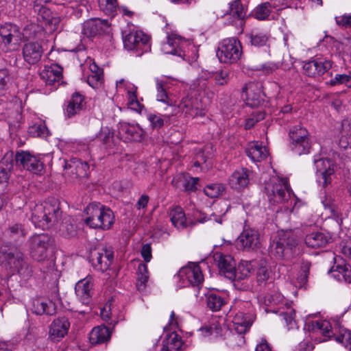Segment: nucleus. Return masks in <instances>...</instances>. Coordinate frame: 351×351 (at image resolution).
<instances>
[{
	"label": "nucleus",
	"mask_w": 351,
	"mask_h": 351,
	"mask_svg": "<svg viewBox=\"0 0 351 351\" xmlns=\"http://www.w3.org/2000/svg\"><path fill=\"white\" fill-rule=\"evenodd\" d=\"M97 137L107 148L111 147L113 143L114 132L108 127L101 128Z\"/></svg>",
	"instance_id": "47"
},
{
	"label": "nucleus",
	"mask_w": 351,
	"mask_h": 351,
	"mask_svg": "<svg viewBox=\"0 0 351 351\" xmlns=\"http://www.w3.org/2000/svg\"><path fill=\"white\" fill-rule=\"evenodd\" d=\"M225 303L223 298L217 294L210 293L206 297L207 306L213 311H219Z\"/></svg>",
	"instance_id": "46"
},
{
	"label": "nucleus",
	"mask_w": 351,
	"mask_h": 351,
	"mask_svg": "<svg viewBox=\"0 0 351 351\" xmlns=\"http://www.w3.org/2000/svg\"><path fill=\"white\" fill-rule=\"evenodd\" d=\"M70 322L65 317L55 319L49 328V339L53 342H59L68 333Z\"/></svg>",
	"instance_id": "20"
},
{
	"label": "nucleus",
	"mask_w": 351,
	"mask_h": 351,
	"mask_svg": "<svg viewBox=\"0 0 351 351\" xmlns=\"http://www.w3.org/2000/svg\"><path fill=\"white\" fill-rule=\"evenodd\" d=\"M317 169V178L319 184L326 188L332 184L336 178L338 165L334 158H322L315 160Z\"/></svg>",
	"instance_id": "11"
},
{
	"label": "nucleus",
	"mask_w": 351,
	"mask_h": 351,
	"mask_svg": "<svg viewBox=\"0 0 351 351\" xmlns=\"http://www.w3.org/2000/svg\"><path fill=\"white\" fill-rule=\"evenodd\" d=\"M331 272L333 277L338 281L351 282V269L350 266L347 265H337L332 267Z\"/></svg>",
	"instance_id": "38"
},
{
	"label": "nucleus",
	"mask_w": 351,
	"mask_h": 351,
	"mask_svg": "<svg viewBox=\"0 0 351 351\" xmlns=\"http://www.w3.org/2000/svg\"><path fill=\"white\" fill-rule=\"evenodd\" d=\"M328 241V237L324 233L319 232H312L305 237L306 245L312 248L324 247Z\"/></svg>",
	"instance_id": "36"
},
{
	"label": "nucleus",
	"mask_w": 351,
	"mask_h": 351,
	"mask_svg": "<svg viewBox=\"0 0 351 351\" xmlns=\"http://www.w3.org/2000/svg\"><path fill=\"white\" fill-rule=\"evenodd\" d=\"M291 149L297 154L302 155L308 154L311 149L310 141L291 142Z\"/></svg>",
	"instance_id": "55"
},
{
	"label": "nucleus",
	"mask_w": 351,
	"mask_h": 351,
	"mask_svg": "<svg viewBox=\"0 0 351 351\" xmlns=\"http://www.w3.org/2000/svg\"><path fill=\"white\" fill-rule=\"evenodd\" d=\"M271 9L270 3L265 2L256 6L252 11V14L256 19L263 21L268 19Z\"/></svg>",
	"instance_id": "43"
},
{
	"label": "nucleus",
	"mask_w": 351,
	"mask_h": 351,
	"mask_svg": "<svg viewBox=\"0 0 351 351\" xmlns=\"http://www.w3.org/2000/svg\"><path fill=\"white\" fill-rule=\"evenodd\" d=\"M280 315L285 321L289 329L294 328L296 326V322L295 320V313L293 308H287L286 311L281 312Z\"/></svg>",
	"instance_id": "59"
},
{
	"label": "nucleus",
	"mask_w": 351,
	"mask_h": 351,
	"mask_svg": "<svg viewBox=\"0 0 351 351\" xmlns=\"http://www.w3.org/2000/svg\"><path fill=\"white\" fill-rule=\"evenodd\" d=\"M128 105L131 110L137 112L142 111L144 106L138 101L136 95H128Z\"/></svg>",
	"instance_id": "64"
},
{
	"label": "nucleus",
	"mask_w": 351,
	"mask_h": 351,
	"mask_svg": "<svg viewBox=\"0 0 351 351\" xmlns=\"http://www.w3.org/2000/svg\"><path fill=\"white\" fill-rule=\"evenodd\" d=\"M28 132L34 137H44L48 135L49 131L44 123H36L29 128Z\"/></svg>",
	"instance_id": "56"
},
{
	"label": "nucleus",
	"mask_w": 351,
	"mask_h": 351,
	"mask_svg": "<svg viewBox=\"0 0 351 351\" xmlns=\"http://www.w3.org/2000/svg\"><path fill=\"white\" fill-rule=\"evenodd\" d=\"M85 106L84 97L79 93L72 95L64 109V114L68 118H71L79 114Z\"/></svg>",
	"instance_id": "28"
},
{
	"label": "nucleus",
	"mask_w": 351,
	"mask_h": 351,
	"mask_svg": "<svg viewBox=\"0 0 351 351\" xmlns=\"http://www.w3.org/2000/svg\"><path fill=\"white\" fill-rule=\"evenodd\" d=\"M15 155L11 151L7 152L0 161V167L12 171L14 167Z\"/></svg>",
	"instance_id": "60"
},
{
	"label": "nucleus",
	"mask_w": 351,
	"mask_h": 351,
	"mask_svg": "<svg viewBox=\"0 0 351 351\" xmlns=\"http://www.w3.org/2000/svg\"><path fill=\"white\" fill-rule=\"evenodd\" d=\"M60 234L66 238H71L76 235L77 229L69 221H64L60 228Z\"/></svg>",
	"instance_id": "57"
},
{
	"label": "nucleus",
	"mask_w": 351,
	"mask_h": 351,
	"mask_svg": "<svg viewBox=\"0 0 351 351\" xmlns=\"http://www.w3.org/2000/svg\"><path fill=\"white\" fill-rule=\"evenodd\" d=\"M170 40H172L171 41H173L171 42V47L180 49L182 53H184V57H185L186 52L184 48L189 44L188 42L181 36L173 34L167 36V41H169Z\"/></svg>",
	"instance_id": "54"
},
{
	"label": "nucleus",
	"mask_w": 351,
	"mask_h": 351,
	"mask_svg": "<svg viewBox=\"0 0 351 351\" xmlns=\"http://www.w3.org/2000/svg\"><path fill=\"white\" fill-rule=\"evenodd\" d=\"M182 344L181 338L176 333H172L163 341L161 351H180Z\"/></svg>",
	"instance_id": "39"
},
{
	"label": "nucleus",
	"mask_w": 351,
	"mask_h": 351,
	"mask_svg": "<svg viewBox=\"0 0 351 351\" xmlns=\"http://www.w3.org/2000/svg\"><path fill=\"white\" fill-rule=\"evenodd\" d=\"M329 84L331 86H336L339 84H345L348 86H351V73L350 75L346 74H337L333 78L330 80Z\"/></svg>",
	"instance_id": "62"
},
{
	"label": "nucleus",
	"mask_w": 351,
	"mask_h": 351,
	"mask_svg": "<svg viewBox=\"0 0 351 351\" xmlns=\"http://www.w3.org/2000/svg\"><path fill=\"white\" fill-rule=\"evenodd\" d=\"M250 171L245 168L236 170L229 178V184L237 190L246 187L250 182Z\"/></svg>",
	"instance_id": "30"
},
{
	"label": "nucleus",
	"mask_w": 351,
	"mask_h": 351,
	"mask_svg": "<svg viewBox=\"0 0 351 351\" xmlns=\"http://www.w3.org/2000/svg\"><path fill=\"white\" fill-rule=\"evenodd\" d=\"M110 331L105 326H99L93 328L89 334V340L92 344L104 343L109 341Z\"/></svg>",
	"instance_id": "35"
},
{
	"label": "nucleus",
	"mask_w": 351,
	"mask_h": 351,
	"mask_svg": "<svg viewBox=\"0 0 351 351\" xmlns=\"http://www.w3.org/2000/svg\"><path fill=\"white\" fill-rule=\"evenodd\" d=\"M113 257L111 250L106 247L98 248L90 251L89 262L95 269L104 272L110 267Z\"/></svg>",
	"instance_id": "16"
},
{
	"label": "nucleus",
	"mask_w": 351,
	"mask_h": 351,
	"mask_svg": "<svg viewBox=\"0 0 351 351\" xmlns=\"http://www.w3.org/2000/svg\"><path fill=\"white\" fill-rule=\"evenodd\" d=\"M265 189L269 201L274 204L285 202L290 197L291 189L287 178L271 179Z\"/></svg>",
	"instance_id": "8"
},
{
	"label": "nucleus",
	"mask_w": 351,
	"mask_h": 351,
	"mask_svg": "<svg viewBox=\"0 0 351 351\" xmlns=\"http://www.w3.org/2000/svg\"><path fill=\"white\" fill-rule=\"evenodd\" d=\"M291 142L310 141L309 133L303 127L295 126L289 132Z\"/></svg>",
	"instance_id": "45"
},
{
	"label": "nucleus",
	"mask_w": 351,
	"mask_h": 351,
	"mask_svg": "<svg viewBox=\"0 0 351 351\" xmlns=\"http://www.w3.org/2000/svg\"><path fill=\"white\" fill-rule=\"evenodd\" d=\"M332 66V62L324 57H315L305 62L303 70L311 77H318L328 72Z\"/></svg>",
	"instance_id": "17"
},
{
	"label": "nucleus",
	"mask_w": 351,
	"mask_h": 351,
	"mask_svg": "<svg viewBox=\"0 0 351 351\" xmlns=\"http://www.w3.org/2000/svg\"><path fill=\"white\" fill-rule=\"evenodd\" d=\"M263 88V84L260 82H251L243 86L242 97L245 98L247 106L258 107L264 103L265 95Z\"/></svg>",
	"instance_id": "14"
},
{
	"label": "nucleus",
	"mask_w": 351,
	"mask_h": 351,
	"mask_svg": "<svg viewBox=\"0 0 351 351\" xmlns=\"http://www.w3.org/2000/svg\"><path fill=\"white\" fill-rule=\"evenodd\" d=\"M61 216L60 202L55 198H50L31 209L30 219L35 227L45 230L56 225Z\"/></svg>",
	"instance_id": "2"
},
{
	"label": "nucleus",
	"mask_w": 351,
	"mask_h": 351,
	"mask_svg": "<svg viewBox=\"0 0 351 351\" xmlns=\"http://www.w3.org/2000/svg\"><path fill=\"white\" fill-rule=\"evenodd\" d=\"M63 69L57 64L45 66L40 76L46 85L58 86L62 80Z\"/></svg>",
	"instance_id": "21"
},
{
	"label": "nucleus",
	"mask_w": 351,
	"mask_h": 351,
	"mask_svg": "<svg viewBox=\"0 0 351 351\" xmlns=\"http://www.w3.org/2000/svg\"><path fill=\"white\" fill-rule=\"evenodd\" d=\"M310 264L308 263H303L301 267V270L296 278L295 285L300 288L304 287L308 280L309 274Z\"/></svg>",
	"instance_id": "52"
},
{
	"label": "nucleus",
	"mask_w": 351,
	"mask_h": 351,
	"mask_svg": "<svg viewBox=\"0 0 351 351\" xmlns=\"http://www.w3.org/2000/svg\"><path fill=\"white\" fill-rule=\"evenodd\" d=\"M143 130L138 125H132L128 123H120L119 134L125 141H141L143 136Z\"/></svg>",
	"instance_id": "27"
},
{
	"label": "nucleus",
	"mask_w": 351,
	"mask_h": 351,
	"mask_svg": "<svg viewBox=\"0 0 351 351\" xmlns=\"http://www.w3.org/2000/svg\"><path fill=\"white\" fill-rule=\"evenodd\" d=\"M265 115L266 114L264 111H255L252 112L245 121V129H251L256 123L263 120L265 118Z\"/></svg>",
	"instance_id": "51"
},
{
	"label": "nucleus",
	"mask_w": 351,
	"mask_h": 351,
	"mask_svg": "<svg viewBox=\"0 0 351 351\" xmlns=\"http://www.w3.org/2000/svg\"><path fill=\"white\" fill-rule=\"evenodd\" d=\"M44 50L38 42H28L22 49V54L25 62L29 64L38 63L43 56Z\"/></svg>",
	"instance_id": "24"
},
{
	"label": "nucleus",
	"mask_w": 351,
	"mask_h": 351,
	"mask_svg": "<svg viewBox=\"0 0 351 351\" xmlns=\"http://www.w3.org/2000/svg\"><path fill=\"white\" fill-rule=\"evenodd\" d=\"M150 39V36L143 31H132L123 37V46L128 51H133L140 56L151 50Z\"/></svg>",
	"instance_id": "7"
},
{
	"label": "nucleus",
	"mask_w": 351,
	"mask_h": 351,
	"mask_svg": "<svg viewBox=\"0 0 351 351\" xmlns=\"http://www.w3.org/2000/svg\"><path fill=\"white\" fill-rule=\"evenodd\" d=\"M30 309L38 315H52L56 313V305L48 298H37L32 300Z\"/></svg>",
	"instance_id": "25"
},
{
	"label": "nucleus",
	"mask_w": 351,
	"mask_h": 351,
	"mask_svg": "<svg viewBox=\"0 0 351 351\" xmlns=\"http://www.w3.org/2000/svg\"><path fill=\"white\" fill-rule=\"evenodd\" d=\"M247 10L243 5L241 0H235L230 4V14L239 19H243L246 16Z\"/></svg>",
	"instance_id": "49"
},
{
	"label": "nucleus",
	"mask_w": 351,
	"mask_h": 351,
	"mask_svg": "<svg viewBox=\"0 0 351 351\" xmlns=\"http://www.w3.org/2000/svg\"><path fill=\"white\" fill-rule=\"evenodd\" d=\"M5 233L13 239H20L26 236L27 231L21 223H15L9 226Z\"/></svg>",
	"instance_id": "44"
},
{
	"label": "nucleus",
	"mask_w": 351,
	"mask_h": 351,
	"mask_svg": "<svg viewBox=\"0 0 351 351\" xmlns=\"http://www.w3.org/2000/svg\"><path fill=\"white\" fill-rule=\"evenodd\" d=\"M101 29V23L95 19L85 21L82 25V34L87 37H94Z\"/></svg>",
	"instance_id": "42"
},
{
	"label": "nucleus",
	"mask_w": 351,
	"mask_h": 351,
	"mask_svg": "<svg viewBox=\"0 0 351 351\" xmlns=\"http://www.w3.org/2000/svg\"><path fill=\"white\" fill-rule=\"evenodd\" d=\"M184 190L188 192H193L196 191L197 185L199 182L198 178H186L184 176L178 175L172 180V184L177 188L180 186V182H183Z\"/></svg>",
	"instance_id": "37"
},
{
	"label": "nucleus",
	"mask_w": 351,
	"mask_h": 351,
	"mask_svg": "<svg viewBox=\"0 0 351 351\" xmlns=\"http://www.w3.org/2000/svg\"><path fill=\"white\" fill-rule=\"evenodd\" d=\"M261 236L258 230L245 226L236 240L238 249L250 252L261 247Z\"/></svg>",
	"instance_id": "13"
},
{
	"label": "nucleus",
	"mask_w": 351,
	"mask_h": 351,
	"mask_svg": "<svg viewBox=\"0 0 351 351\" xmlns=\"http://www.w3.org/2000/svg\"><path fill=\"white\" fill-rule=\"evenodd\" d=\"M230 71L228 69H221L217 71L214 74L215 84L219 86L227 84L230 80Z\"/></svg>",
	"instance_id": "58"
},
{
	"label": "nucleus",
	"mask_w": 351,
	"mask_h": 351,
	"mask_svg": "<svg viewBox=\"0 0 351 351\" xmlns=\"http://www.w3.org/2000/svg\"><path fill=\"white\" fill-rule=\"evenodd\" d=\"M93 289V283L90 279L87 278L78 281L75 287V291L77 298L84 304H88L90 302Z\"/></svg>",
	"instance_id": "29"
},
{
	"label": "nucleus",
	"mask_w": 351,
	"mask_h": 351,
	"mask_svg": "<svg viewBox=\"0 0 351 351\" xmlns=\"http://www.w3.org/2000/svg\"><path fill=\"white\" fill-rule=\"evenodd\" d=\"M255 319L254 313L245 314V312L236 313L233 320V326L235 331L243 335L247 332Z\"/></svg>",
	"instance_id": "26"
},
{
	"label": "nucleus",
	"mask_w": 351,
	"mask_h": 351,
	"mask_svg": "<svg viewBox=\"0 0 351 351\" xmlns=\"http://www.w3.org/2000/svg\"><path fill=\"white\" fill-rule=\"evenodd\" d=\"M1 45L5 51L17 49L24 39L21 28L13 23H4L0 25Z\"/></svg>",
	"instance_id": "10"
},
{
	"label": "nucleus",
	"mask_w": 351,
	"mask_h": 351,
	"mask_svg": "<svg viewBox=\"0 0 351 351\" xmlns=\"http://www.w3.org/2000/svg\"><path fill=\"white\" fill-rule=\"evenodd\" d=\"M242 47L236 38L223 39L218 46L217 56L219 61L226 64H234L241 58Z\"/></svg>",
	"instance_id": "5"
},
{
	"label": "nucleus",
	"mask_w": 351,
	"mask_h": 351,
	"mask_svg": "<svg viewBox=\"0 0 351 351\" xmlns=\"http://www.w3.org/2000/svg\"><path fill=\"white\" fill-rule=\"evenodd\" d=\"M232 309L237 313L245 312V314L254 313L253 306L250 301H245L241 299H236L232 306Z\"/></svg>",
	"instance_id": "50"
},
{
	"label": "nucleus",
	"mask_w": 351,
	"mask_h": 351,
	"mask_svg": "<svg viewBox=\"0 0 351 351\" xmlns=\"http://www.w3.org/2000/svg\"><path fill=\"white\" fill-rule=\"evenodd\" d=\"M136 288L140 291H143L149 279V273L147 265L140 263L136 271Z\"/></svg>",
	"instance_id": "41"
},
{
	"label": "nucleus",
	"mask_w": 351,
	"mask_h": 351,
	"mask_svg": "<svg viewBox=\"0 0 351 351\" xmlns=\"http://www.w3.org/2000/svg\"><path fill=\"white\" fill-rule=\"evenodd\" d=\"M27 243L31 257L40 262L47 258L48 251L53 245V239L47 234H36L28 239Z\"/></svg>",
	"instance_id": "6"
},
{
	"label": "nucleus",
	"mask_w": 351,
	"mask_h": 351,
	"mask_svg": "<svg viewBox=\"0 0 351 351\" xmlns=\"http://www.w3.org/2000/svg\"><path fill=\"white\" fill-rule=\"evenodd\" d=\"M24 255L17 250L0 251V262L1 265L8 269L11 273L14 274L21 264H23Z\"/></svg>",
	"instance_id": "19"
},
{
	"label": "nucleus",
	"mask_w": 351,
	"mask_h": 351,
	"mask_svg": "<svg viewBox=\"0 0 351 351\" xmlns=\"http://www.w3.org/2000/svg\"><path fill=\"white\" fill-rule=\"evenodd\" d=\"M85 223L91 228L108 230L114 221L113 212L98 202L89 204L84 210Z\"/></svg>",
	"instance_id": "3"
},
{
	"label": "nucleus",
	"mask_w": 351,
	"mask_h": 351,
	"mask_svg": "<svg viewBox=\"0 0 351 351\" xmlns=\"http://www.w3.org/2000/svg\"><path fill=\"white\" fill-rule=\"evenodd\" d=\"M178 277L186 285L199 287L204 282V276L199 265L197 263H189L187 265L182 267Z\"/></svg>",
	"instance_id": "12"
},
{
	"label": "nucleus",
	"mask_w": 351,
	"mask_h": 351,
	"mask_svg": "<svg viewBox=\"0 0 351 351\" xmlns=\"http://www.w3.org/2000/svg\"><path fill=\"white\" fill-rule=\"evenodd\" d=\"M170 99L177 107L176 114L181 110L185 114L192 117H203L205 115V106L203 105L202 101L197 97L193 98L187 96L182 98L179 104L171 96Z\"/></svg>",
	"instance_id": "15"
},
{
	"label": "nucleus",
	"mask_w": 351,
	"mask_h": 351,
	"mask_svg": "<svg viewBox=\"0 0 351 351\" xmlns=\"http://www.w3.org/2000/svg\"><path fill=\"white\" fill-rule=\"evenodd\" d=\"M298 245L297 240L290 232H280L269 246L271 256L279 260H289L293 256Z\"/></svg>",
	"instance_id": "4"
},
{
	"label": "nucleus",
	"mask_w": 351,
	"mask_h": 351,
	"mask_svg": "<svg viewBox=\"0 0 351 351\" xmlns=\"http://www.w3.org/2000/svg\"><path fill=\"white\" fill-rule=\"evenodd\" d=\"M170 220L172 224L177 228L186 227V217L183 209L180 206L173 208L169 213Z\"/></svg>",
	"instance_id": "40"
},
{
	"label": "nucleus",
	"mask_w": 351,
	"mask_h": 351,
	"mask_svg": "<svg viewBox=\"0 0 351 351\" xmlns=\"http://www.w3.org/2000/svg\"><path fill=\"white\" fill-rule=\"evenodd\" d=\"M213 257L221 274L228 279L235 276L233 271L236 267V263L232 256L215 252Z\"/></svg>",
	"instance_id": "23"
},
{
	"label": "nucleus",
	"mask_w": 351,
	"mask_h": 351,
	"mask_svg": "<svg viewBox=\"0 0 351 351\" xmlns=\"http://www.w3.org/2000/svg\"><path fill=\"white\" fill-rule=\"evenodd\" d=\"M15 160L16 165H21L26 170L35 174H40L44 169L40 160L29 152L18 151L15 154Z\"/></svg>",
	"instance_id": "18"
},
{
	"label": "nucleus",
	"mask_w": 351,
	"mask_h": 351,
	"mask_svg": "<svg viewBox=\"0 0 351 351\" xmlns=\"http://www.w3.org/2000/svg\"><path fill=\"white\" fill-rule=\"evenodd\" d=\"M64 169H70L71 173L75 175L76 178H84L88 176L89 166L86 162L77 158H73L69 161L66 162Z\"/></svg>",
	"instance_id": "31"
},
{
	"label": "nucleus",
	"mask_w": 351,
	"mask_h": 351,
	"mask_svg": "<svg viewBox=\"0 0 351 351\" xmlns=\"http://www.w3.org/2000/svg\"><path fill=\"white\" fill-rule=\"evenodd\" d=\"M246 36L251 45L256 47L266 45L269 38V35L266 32L259 28L252 29L246 34Z\"/></svg>",
	"instance_id": "34"
},
{
	"label": "nucleus",
	"mask_w": 351,
	"mask_h": 351,
	"mask_svg": "<svg viewBox=\"0 0 351 351\" xmlns=\"http://www.w3.org/2000/svg\"><path fill=\"white\" fill-rule=\"evenodd\" d=\"M246 154L254 162L265 160L269 154L266 147L258 142L250 143L246 149Z\"/></svg>",
	"instance_id": "33"
},
{
	"label": "nucleus",
	"mask_w": 351,
	"mask_h": 351,
	"mask_svg": "<svg viewBox=\"0 0 351 351\" xmlns=\"http://www.w3.org/2000/svg\"><path fill=\"white\" fill-rule=\"evenodd\" d=\"M225 191V186L220 183L208 184L204 189L205 195L210 198H215L223 195Z\"/></svg>",
	"instance_id": "48"
},
{
	"label": "nucleus",
	"mask_w": 351,
	"mask_h": 351,
	"mask_svg": "<svg viewBox=\"0 0 351 351\" xmlns=\"http://www.w3.org/2000/svg\"><path fill=\"white\" fill-rule=\"evenodd\" d=\"M89 70L90 74L87 77V83L94 89L101 88L104 81L103 69L93 62L89 64Z\"/></svg>",
	"instance_id": "32"
},
{
	"label": "nucleus",
	"mask_w": 351,
	"mask_h": 351,
	"mask_svg": "<svg viewBox=\"0 0 351 351\" xmlns=\"http://www.w3.org/2000/svg\"><path fill=\"white\" fill-rule=\"evenodd\" d=\"M312 330L322 334L326 338H330L333 335L335 341L341 343L345 348L351 350V331L341 328L337 334H333L331 330V325L329 322L326 320H317L312 322Z\"/></svg>",
	"instance_id": "9"
},
{
	"label": "nucleus",
	"mask_w": 351,
	"mask_h": 351,
	"mask_svg": "<svg viewBox=\"0 0 351 351\" xmlns=\"http://www.w3.org/2000/svg\"><path fill=\"white\" fill-rule=\"evenodd\" d=\"M15 273H17L22 278L28 280L32 276L33 270L32 266L24 260Z\"/></svg>",
	"instance_id": "61"
},
{
	"label": "nucleus",
	"mask_w": 351,
	"mask_h": 351,
	"mask_svg": "<svg viewBox=\"0 0 351 351\" xmlns=\"http://www.w3.org/2000/svg\"><path fill=\"white\" fill-rule=\"evenodd\" d=\"M252 270L253 266L252 263L250 261H243L239 264L237 268H236V267H234L233 274L235 276L232 278H229V280L234 282V285L237 289L243 290L247 289L249 288V285L244 282L240 285L239 283L241 280L248 278Z\"/></svg>",
	"instance_id": "22"
},
{
	"label": "nucleus",
	"mask_w": 351,
	"mask_h": 351,
	"mask_svg": "<svg viewBox=\"0 0 351 351\" xmlns=\"http://www.w3.org/2000/svg\"><path fill=\"white\" fill-rule=\"evenodd\" d=\"M99 6L107 15H113L117 10V0H98Z\"/></svg>",
	"instance_id": "53"
},
{
	"label": "nucleus",
	"mask_w": 351,
	"mask_h": 351,
	"mask_svg": "<svg viewBox=\"0 0 351 351\" xmlns=\"http://www.w3.org/2000/svg\"><path fill=\"white\" fill-rule=\"evenodd\" d=\"M155 82L156 101L166 105V107L163 109L164 114L150 112L147 114V119L149 121L152 129L158 130L163 127L165 124H169L171 117L176 115L177 107L170 99V95L168 91L170 87V79L167 77H156Z\"/></svg>",
	"instance_id": "1"
},
{
	"label": "nucleus",
	"mask_w": 351,
	"mask_h": 351,
	"mask_svg": "<svg viewBox=\"0 0 351 351\" xmlns=\"http://www.w3.org/2000/svg\"><path fill=\"white\" fill-rule=\"evenodd\" d=\"M34 12L38 14L39 19H42L48 23L52 22V13L46 6H40L37 10H35Z\"/></svg>",
	"instance_id": "63"
}]
</instances>
